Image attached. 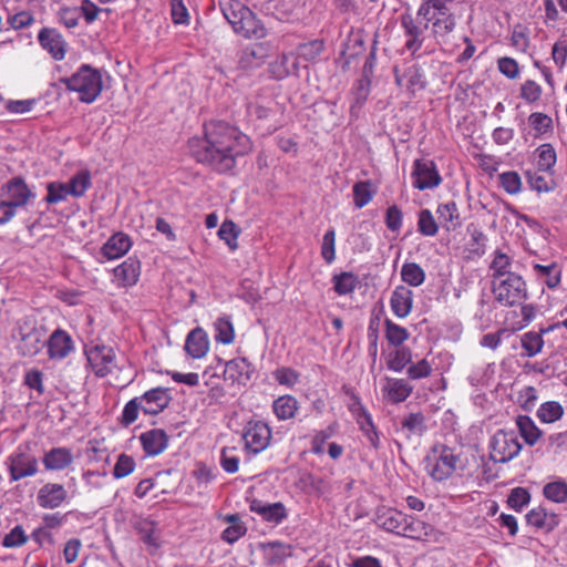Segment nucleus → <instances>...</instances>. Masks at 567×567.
Wrapping results in <instances>:
<instances>
[{
    "label": "nucleus",
    "mask_w": 567,
    "mask_h": 567,
    "mask_svg": "<svg viewBox=\"0 0 567 567\" xmlns=\"http://www.w3.org/2000/svg\"><path fill=\"white\" fill-rule=\"evenodd\" d=\"M188 146L197 162L219 173L233 169L236 158L252 150L246 134L223 121L206 124L204 136L190 138Z\"/></svg>",
    "instance_id": "1"
},
{
    "label": "nucleus",
    "mask_w": 567,
    "mask_h": 567,
    "mask_svg": "<svg viewBox=\"0 0 567 567\" xmlns=\"http://www.w3.org/2000/svg\"><path fill=\"white\" fill-rule=\"evenodd\" d=\"M377 524L386 532L412 539H424L433 532L431 525L394 508L379 509Z\"/></svg>",
    "instance_id": "2"
},
{
    "label": "nucleus",
    "mask_w": 567,
    "mask_h": 567,
    "mask_svg": "<svg viewBox=\"0 0 567 567\" xmlns=\"http://www.w3.org/2000/svg\"><path fill=\"white\" fill-rule=\"evenodd\" d=\"M220 10L234 31L245 38H261L265 32L254 13L238 0H219Z\"/></svg>",
    "instance_id": "3"
},
{
    "label": "nucleus",
    "mask_w": 567,
    "mask_h": 567,
    "mask_svg": "<svg viewBox=\"0 0 567 567\" xmlns=\"http://www.w3.org/2000/svg\"><path fill=\"white\" fill-rule=\"evenodd\" d=\"M460 455L444 444H435L424 457L426 473L437 482L450 478L457 468Z\"/></svg>",
    "instance_id": "4"
},
{
    "label": "nucleus",
    "mask_w": 567,
    "mask_h": 567,
    "mask_svg": "<svg viewBox=\"0 0 567 567\" xmlns=\"http://www.w3.org/2000/svg\"><path fill=\"white\" fill-rule=\"evenodd\" d=\"M70 91L79 93V99L84 103H92L101 94L103 89L101 73L90 65H82L70 78L61 80Z\"/></svg>",
    "instance_id": "5"
},
{
    "label": "nucleus",
    "mask_w": 567,
    "mask_h": 567,
    "mask_svg": "<svg viewBox=\"0 0 567 567\" xmlns=\"http://www.w3.org/2000/svg\"><path fill=\"white\" fill-rule=\"evenodd\" d=\"M491 286L495 301L502 307H515L528 298L527 284L518 274L492 280Z\"/></svg>",
    "instance_id": "6"
},
{
    "label": "nucleus",
    "mask_w": 567,
    "mask_h": 567,
    "mask_svg": "<svg viewBox=\"0 0 567 567\" xmlns=\"http://www.w3.org/2000/svg\"><path fill=\"white\" fill-rule=\"evenodd\" d=\"M489 458L495 463H507L519 455L523 444L513 430H497L491 437Z\"/></svg>",
    "instance_id": "7"
},
{
    "label": "nucleus",
    "mask_w": 567,
    "mask_h": 567,
    "mask_svg": "<svg viewBox=\"0 0 567 567\" xmlns=\"http://www.w3.org/2000/svg\"><path fill=\"white\" fill-rule=\"evenodd\" d=\"M87 365L97 378H104L118 368L113 347L103 343H92L84 350Z\"/></svg>",
    "instance_id": "8"
},
{
    "label": "nucleus",
    "mask_w": 567,
    "mask_h": 567,
    "mask_svg": "<svg viewBox=\"0 0 567 567\" xmlns=\"http://www.w3.org/2000/svg\"><path fill=\"white\" fill-rule=\"evenodd\" d=\"M10 481L17 482L39 472L38 458L27 446H19L7 460Z\"/></svg>",
    "instance_id": "9"
},
{
    "label": "nucleus",
    "mask_w": 567,
    "mask_h": 567,
    "mask_svg": "<svg viewBox=\"0 0 567 567\" xmlns=\"http://www.w3.org/2000/svg\"><path fill=\"white\" fill-rule=\"evenodd\" d=\"M19 336L18 350L23 357H33L45 347L47 331L42 326L25 321L19 327Z\"/></svg>",
    "instance_id": "10"
},
{
    "label": "nucleus",
    "mask_w": 567,
    "mask_h": 567,
    "mask_svg": "<svg viewBox=\"0 0 567 567\" xmlns=\"http://www.w3.org/2000/svg\"><path fill=\"white\" fill-rule=\"evenodd\" d=\"M272 432L264 421L251 420L243 430L245 449L254 454L265 451L271 441Z\"/></svg>",
    "instance_id": "11"
},
{
    "label": "nucleus",
    "mask_w": 567,
    "mask_h": 567,
    "mask_svg": "<svg viewBox=\"0 0 567 567\" xmlns=\"http://www.w3.org/2000/svg\"><path fill=\"white\" fill-rule=\"evenodd\" d=\"M413 186L420 190L437 187L442 178L436 165L430 159H416L412 172Z\"/></svg>",
    "instance_id": "12"
},
{
    "label": "nucleus",
    "mask_w": 567,
    "mask_h": 567,
    "mask_svg": "<svg viewBox=\"0 0 567 567\" xmlns=\"http://www.w3.org/2000/svg\"><path fill=\"white\" fill-rule=\"evenodd\" d=\"M66 488L59 483H45L37 493V503L45 509H55L68 499Z\"/></svg>",
    "instance_id": "13"
},
{
    "label": "nucleus",
    "mask_w": 567,
    "mask_h": 567,
    "mask_svg": "<svg viewBox=\"0 0 567 567\" xmlns=\"http://www.w3.org/2000/svg\"><path fill=\"white\" fill-rule=\"evenodd\" d=\"M45 347L51 360H63L74 350L72 337L62 329L54 330L47 337Z\"/></svg>",
    "instance_id": "14"
},
{
    "label": "nucleus",
    "mask_w": 567,
    "mask_h": 567,
    "mask_svg": "<svg viewBox=\"0 0 567 567\" xmlns=\"http://www.w3.org/2000/svg\"><path fill=\"white\" fill-rule=\"evenodd\" d=\"M2 197L18 208L25 206L30 199L35 197V194L22 178L14 177L3 186Z\"/></svg>",
    "instance_id": "15"
},
{
    "label": "nucleus",
    "mask_w": 567,
    "mask_h": 567,
    "mask_svg": "<svg viewBox=\"0 0 567 567\" xmlns=\"http://www.w3.org/2000/svg\"><path fill=\"white\" fill-rule=\"evenodd\" d=\"M38 40L41 47L48 51L54 60L61 61L64 59L66 52V42L64 41L61 33L55 29H41L38 34Z\"/></svg>",
    "instance_id": "16"
},
{
    "label": "nucleus",
    "mask_w": 567,
    "mask_h": 567,
    "mask_svg": "<svg viewBox=\"0 0 567 567\" xmlns=\"http://www.w3.org/2000/svg\"><path fill=\"white\" fill-rule=\"evenodd\" d=\"M145 414L156 415L167 408L171 401L167 389L154 388L137 396Z\"/></svg>",
    "instance_id": "17"
},
{
    "label": "nucleus",
    "mask_w": 567,
    "mask_h": 567,
    "mask_svg": "<svg viewBox=\"0 0 567 567\" xmlns=\"http://www.w3.org/2000/svg\"><path fill=\"white\" fill-rule=\"evenodd\" d=\"M141 274V262L135 258H127L113 269V282L120 288L134 286Z\"/></svg>",
    "instance_id": "18"
},
{
    "label": "nucleus",
    "mask_w": 567,
    "mask_h": 567,
    "mask_svg": "<svg viewBox=\"0 0 567 567\" xmlns=\"http://www.w3.org/2000/svg\"><path fill=\"white\" fill-rule=\"evenodd\" d=\"M249 508L251 512L258 514L265 522L275 525L280 524L287 517V509L280 502L270 504L254 499L250 502Z\"/></svg>",
    "instance_id": "19"
},
{
    "label": "nucleus",
    "mask_w": 567,
    "mask_h": 567,
    "mask_svg": "<svg viewBox=\"0 0 567 567\" xmlns=\"http://www.w3.org/2000/svg\"><path fill=\"white\" fill-rule=\"evenodd\" d=\"M184 349L193 359L204 358L209 350L208 336L202 328L193 329L186 337Z\"/></svg>",
    "instance_id": "20"
},
{
    "label": "nucleus",
    "mask_w": 567,
    "mask_h": 567,
    "mask_svg": "<svg viewBox=\"0 0 567 567\" xmlns=\"http://www.w3.org/2000/svg\"><path fill=\"white\" fill-rule=\"evenodd\" d=\"M140 441L146 455L156 456L167 447L168 436L164 430L153 429L142 433Z\"/></svg>",
    "instance_id": "21"
},
{
    "label": "nucleus",
    "mask_w": 567,
    "mask_h": 567,
    "mask_svg": "<svg viewBox=\"0 0 567 567\" xmlns=\"http://www.w3.org/2000/svg\"><path fill=\"white\" fill-rule=\"evenodd\" d=\"M413 292L405 286H398L391 295L390 307L398 318H405L411 313Z\"/></svg>",
    "instance_id": "22"
},
{
    "label": "nucleus",
    "mask_w": 567,
    "mask_h": 567,
    "mask_svg": "<svg viewBox=\"0 0 567 567\" xmlns=\"http://www.w3.org/2000/svg\"><path fill=\"white\" fill-rule=\"evenodd\" d=\"M526 520L528 525L548 533L558 526L559 516L554 512H549L546 508L538 506L527 513Z\"/></svg>",
    "instance_id": "23"
},
{
    "label": "nucleus",
    "mask_w": 567,
    "mask_h": 567,
    "mask_svg": "<svg viewBox=\"0 0 567 567\" xmlns=\"http://www.w3.org/2000/svg\"><path fill=\"white\" fill-rule=\"evenodd\" d=\"M74 461L73 453L66 447H53L45 452L42 458L43 465L48 471H63Z\"/></svg>",
    "instance_id": "24"
},
{
    "label": "nucleus",
    "mask_w": 567,
    "mask_h": 567,
    "mask_svg": "<svg viewBox=\"0 0 567 567\" xmlns=\"http://www.w3.org/2000/svg\"><path fill=\"white\" fill-rule=\"evenodd\" d=\"M436 214L440 224L446 231H454L463 224L457 204L453 200L439 204Z\"/></svg>",
    "instance_id": "25"
},
{
    "label": "nucleus",
    "mask_w": 567,
    "mask_h": 567,
    "mask_svg": "<svg viewBox=\"0 0 567 567\" xmlns=\"http://www.w3.org/2000/svg\"><path fill=\"white\" fill-rule=\"evenodd\" d=\"M131 246L132 241L127 235L116 233L102 246L101 254L107 260L117 259L124 256L130 250Z\"/></svg>",
    "instance_id": "26"
},
{
    "label": "nucleus",
    "mask_w": 567,
    "mask_h": 567,
    "mask_svg": "<svg viewBox=\"0 0 567 567\" xmlns=\"http://www.w3.org/2000/svg\"><path fill=\"white\" fill-rule=\"evenodd\" d=\"M251 364L245 358L229 360L225 364L224 377L231 382L246 384L251 377Z\"/></svg>",
    "instance_id": "27"
},
{
    "label": "nucleus",
    "mask_w": 567,
    "mask_h": 567,
    "mask_svg": "<svg viewBox=\"0 0 567 567\" xmlns=\"http://www.w3.org/2000/svg\"><path fill=\"white\" fill-rule=\"evenodd\" d=\"M412 391L413 386L404 379L386 378L383 385L384 396L394 404L405 401Z\"/></svg>",
    "instance_id": "28"
},
{
    "label": "nucleus",
    "mask_w": 567,
    "mask_h": 567,
    "mask_svg": "<svg viewBox=\"0 0 567 567\" xmlns=\"http://www.w3.org/2000/svg\"><path fill=\"white\" fill-rule=\"evenodd\" d=\"M515 424L520 437L528 446H535L543 436V431L536 425L534 420L528 415H518Z\"/></svg>",
    "instance_id": "29"
},
{
    "label": "nucleus",
    "mask_w": 567,
    "mask_h": 567,
    "mask_svg": "<svg viewBox=\"0 0 567 567\" xmlns=\"http://www.w3.org/2000/svg\"><path fill=\"white\" fill-rule=\"evenodd\" d=\"M299 410V403L292 395L286 394L272 402V412L279 421L293 419Z\"/></svg>",
    "instance_id": "30"
},
{
    "label": "nucleus",
    "mask_w": 567,
    "mask_h": 567,
    "mask_svg": "<svg viewBox=\"0 0 567 567\" xmlns=\"http://www.w3.org/2000/svg\"><path fill=\"white\" fill-rule=\"evenodd\" d=\"M532 267L538 279L544 280L549 289H555L559 286L563 271L558 264L540 265L534 262Z\"/></svg>",
    "instance_id": "31"
},
{
    "label": "nucleus",
    "mask_w": 567,
    "mask_h": 567,
    "mask_svg": "<svg viewBox=\"0 0 567 567\" xmlns=\"http://www.w3.org/2000/svg\"><path fill=\"white\" fill-rule=\"evenodd\" d=\"M511 267L512 258L501 250L495 251L489 265L491 281L502 279L507 275H515L516 272L512 271Z\"/></svg>",
    "instance_id": "32"
},
{
    "label": "nucleus",
    "mask_w": 567,
    "mask_h": 567,
    "mask_svg": "<svg viewBox=\"0 0 567 567\" xmlns=\"http://www.w3.org/2000/svg\"><path fill=\"white\" fill-rule=\"evenodd\" d=\"M537 157V168L539 172L553 174L557 161V154L554 146L549 143L539 145L535 151Z\"/></svg>",
    "instance_id": "33"
},
{
    "label": "nucleus",
    "mask_w": 567,
    "mask_h": 567,
    "mask_svg": "<svg viewBox=\"0 0 567 567\" xmlns=\"http://www.w3.org/2000/svg\"><path fill=\"white\" fill-rule=\"evenodd\" d=\"M401 427L408 437L423 435L426 431V420L424 414L421 412L409 413L401 421Z\"/></svg>",
    "instance_id": "34"
},
{
    "label": "nucleus",
    "mask_w": 567,
    "mask_h": 567,
    "mask_svg": "<svg viewBox=\"0 0 567 567\" xmlns=\"http://www.w3.org/2000/svg\"><path fill=\"white\" fill-rule=\"evenodd\" d=\"M64 184L70 196L75 198L82 197L92 185L91 174L89 171L82 169L73 175L72 178Z\"/></svg>",
    "instance_id": "35"
},
{
    "label": "nucleus",
    "mask_w": 567,
    "mask_h": 567,
    "mask_svg": "<svg viewBox=\"0 0 567 567\" xmlns=\"http://www.w3.org/2000/svg\"><path fill=\"white\" fill-rule=\"evenodd\" d=\"M565 410L557 401H547L539 405L536 416L542 423L550 424L564 416Z\"/></svg>",
    "instance_id": "36"
},
{
    "label": "nucleus",
    "mask_w": 567,
    "mask_h": 567,
    "mask_svg": "<svg viewBox=\"0 0 567 567\" xmlns=\"http://www.w3.org/2000/svg\"><path fill=\"white\" fill-rule=\"evenodd\" d=\"M333 289L339 296L349 295L359 285V277L350 271H343L332 277Z\"/></svg>",
    "instance_id": "37"
},
{
    "label": "nucleus",
    "mask_w": 567,
    "mask_h": 567,
    "mask_svg": "<svg viewBox=\"0 0 567 567\" xmlns=\"http://www.w3.org/2000/svg\"><path fill=\"white\" fill-rule=\"evenodd\" d=\"M215 341L223 344H230L235 340V329L229 317H219L214 323Z\"/></svg>",
    "instance_id": "38"
},
{
    "label": "nucleus",
    "mask_w": 567,
    "mask_h": 567,
    "mask_svg": "<svg viewBox=\"0 0 567 567\" xmlns=\"http://www.w3.org/2000/svg\"><path fill=\"white\" fill-rule=\"evenodd\" d=\"M401 278L405 284L419 287L425 280V271L416 262H405L401 268Z\"/></svg>",
    "instance_id": "39"
},
{
    "label": "nucleus",
    "mask_w": 567,
    "mask_h": 567,
    "mask_svg": "<svg viewBox=\"0 0 567 567\" xmlns=\"http://www.w3.org/2000/svg\"><path fill=\"white\" fill-rule=\"evenodd\" d=\"M544 496L558 504L567 502V483L564 480H556L547 483L543 488Z\"/></svg>",
    "instance_id": "40"
},
{
    "label": "nucleus",
    "mask_w": 567,
    "mask_h": 567,
    "mask_svg": "<svg viewBox=\"0 0 567 567\" xmlns=\"http://www.w3.org/2000/svg\"><path fill=\"white\" fill-rule=\"evenodd\" d=\"M226 522L230 525L223 532L221 539L228 544H234L246 534L247 528L237 515H228Z\"/></svg>",
    "instance_id": "41"
},
{
    "label": "nucleus",
    "mask_w": 567,
    "mask_h": 567,
    "mask_svg": "<svg viewBox=\"0 0 567 567\" xmlns=\"http://www.w3.org/2000/svg\"><path fill=\"white\" fill-rule=\"evenodd\" d=\"M417 231L426 237H433L439 233V224L427 208L421 209L417 214Z\"/></svg>",
    "instance_id": "42"
},
{
    "label": "nucleus",
    "mask_w": 567,
    "mask_h": 567,
    "mask_svg": "<svg viewBox=\"0 0 567 567\" xmlns=\"http://www.w3.org/2000/svg\"><path fill=\"white\" fill-rule=\"evenodd\" d=\"M522 348L528 358L538 354L544 347V339L539 332L529 331L522 336Z\"/></svg>",
    "instance_id": "43"
},
{
    "label": "nucleus",
    "mask_w": 567,
    "mask_h": 567,
    "mask_svg": "<svg viewBox=\"0 0 567 567\" xmlns=\"http://www.w3.org/2000/svg\"><path fill=\"white\" fill-rule=\"evenodd\" d=\"M384 327L385 338L392 346L399 347L402 343H404L410 337L409 331L404 327L394 323L390 319H385Z\"/></svg>",
    "instance_id": "44"
},
{
    "label": "nucleus",
    "mask_w": 567,
    "mask_h": 567,
    "mask_svg": "<svg viewBox=\"0 0 567 567\" xmlns=\"http://www.w3.org/2000/svg\"><path fill=\"white\" fill-rule=\"evenodd\" d=\"M412 360V352L409 348L402 347L389 355L388 368L394 372H401Z\"/></svg>",
    "instance_id": "45"
},
{
    "label": "nucleus",
    "mask_w": 567,
    "mask_h": 567,
    "mask_svg": "<svg viewBox=\"0 0 567 567\" xmlns=\"http://www.w3.org/2000/svg\"><path fill=\"white\" fill-rule=\"evenodd\" d=\"M362 432H364L368 441L373 447H378L380 444L379 435L375 431V426L372 422V417L368 411L360 416L354 417Z\"/></svg>",
    "instance_id": "46"
},
{
    "label": "nucleus",
    "mask_w": 567,
    "mask_h": 567,
    "mask_svg": "<svg viewBox=\"0 0 567 567\" xmlns=\"http://www.w3.org/2000/svg\"><path fill=\"white\" fill-rule=\"evenodd\" d=\"M374 190L372 189V185L370 182H359L353 186V198L354 205L358 208H362L368 205L372 197Z\"/></svg>",
    "instance_id": "47"
},
{
    "label": "nucleus",
    "mask_w": 567,
    "mask_h": 567,
    "mask_svg": "<svg viewBox=\"0 0 567 567\" xmlns=\"http://www.w3.org/2000/svg\"><path fill=\"white\" fill-rule=\"evenodd\" d=\"M47 196L44 197L48 204H59L64 202L70 196L68 188L62 182H51L47 184Z\"/></svg>",
    "instance_id": "48"
},
{
    "label": "nucleus",
    "mask_w": 567,
    "mask_h": 567,
    "mask_svg": "<svg viewBox=\"0 0 567 567\" xmlns=\"http://www.w3.org/2000/svg\"><path fill=\"white\" fill-rule=\"evenodd\" d=\"M544 172H527L526 177L529 186L538 192H550L554 188V181L543 175Z\"/></svg>",
    "instance_id": "49"
},
{
    "label": "nucleus",
    "mask_w": 567,
    "mask_h": 567,
    "mask_svg": "<svg viewBox=\"0 0 567 567\" xmlns=\"http://www.w3.org/2000/svg\"><path fill=\"white\" fill-rule=\"evenodd\" d=\"M238 235L239 229L237 228L236 224L230 220L224 221L218 230L219 238L224 240L231 250H235L238 247Z\"/></svg>",
    "instance_id": "50"
},
{
    "label": "nucleus",
    "mask_w": 567,
    "mask_h": 567,
    "mask_svg": "<svg viewBox=\"0 0 567 567\" xmlns=\"http://www.w3.org/2000/svg\"><path fill=\"white\" fill-rule=\"evenodd\" d=\"M135 470V461L127 454H120L113 468V476L116 480L123 478L132 474Z\"/></svg>",
    "instance_id": "51"
},
{
    "label": "nucleus",
    "mask_w": 567,
    "mask_h": 567,
    "mask_svg": "<svg viewBox=\"0 0 567 567\" xmlns=\"http://www.w3.org/2000/svg\"><path fill=\"white\" fill-rule=\"evenodd\" d=\"M499 182L504 190L511 195L518 194L522 188L520 176L516 172H505L499 175Z\"/></svg>",
    "instance_id": "52"
},
{
    "label": "nucleus",
    "mask_w": 567,
    "mask_h": 567,
    "mask_svg": "<svg viewBox=\"0 0 567 567\" xmlns=\"http://www.w3.org/2000/svg\"><path fill=\"white\" fill-rule=\"evenodd\" d=\"M28 542L22 526L18 525L12 528L2 539V546L6 548H14L24 545Z\"/></svg>",
    "instance_id": "53"
},
{
    "label": "nucleus",
    "mask_w": 567,
    "mask_h": 567,
    "mask_svg": "<svg viewBox=\"0 0 567 567\" xmlns=\"http://www.w3.org/2000/svg\"><path fill=\"white\" fill-rule=\"evenodd\" d=\"M220 465L227 473H236L238 471L239 457L235 447H224L220 454Z\"/></svg>",
    "instance_id": "54"
},
{
    "label": "nucleus",
    "mask_w": 567,
    "mask_h": 567,
    "mask_svg": "<svg viewBox=\"0 0 567 567\" xmlns=\"http://www.w3.org/2000/svg\"><path fill=\"white\" fill-rule=\"evenodd\" d=\"M530 501V494L524 487H515L511 491L507 503L508 505L516 509L522 511V508L527 505Z\"/></svg>",
    "instance_id": "55"
},
{
    "label": "nucleus",
    "mask_w": 567,
    "mask_h": 567,
    "mask_svg": "<svg viewBox=\"0 0 567 567\" xmlns=\"http://www.w3.org/2000/svg\"><path fill=\"white\" fill-rule=\"evenodd\" d=\"M432 370V364L426 359H422L409 365L406 374L411 380H419L431 375Z\"/></svg>",
    "instance_id": "56"
},
{
    "label": "nucleus",
    "mask_w": 567,
    "mask_h": 567,
    "mask_svg": "<svg viewBox=\"0 0 567 567\" xmlns=\"http://www.w3.org/2000/svg\"><path fill=\"white\" fill-rule=\"evenodd\" d=\"M528 122L537 135H544L553 125L551 118L544 113H532L528 117Z\"/></svg>",
    "instance_id": "57"
},
{
    "label": "nucleus",
    "mask_w": 567,
    "mask_h": 567,
    "mask_svg": "<svg viewBox=\"0 0 567 567\" xmlns=\"http://www.w3.org/2000/svg\"><path fill=\"white\" fill-rule=\"evenodd\" d=\"M142 411V404L140 400H137V396L130 400L122 412V419L121 422L123 425L127 426L134 423L137 420L138 412Z\"/></svg>",
    "instance_id": "58"
},
{
    "label": "nucleus",
    "mask_w": 567,
    "mask_h": 567,
    "mask_svg": "<svg viewBox=\"0 0 567 567\" xmlns=\"http://www.w3.org/2000/svg\"><path fill=\"white\" fill-rule=\"evenodd\" d=\"M336 233L333 229L328 230L322 239L321 255L322 258L331 264L336 258Z\"/></svg>",
    "instance_id": "59"
},
{
    "label": "nucleus",
    "mask_w": 567,
    "mask_h": 567,
    "mask_svg": "<svg viewBox=\"0 0 567 567\" xmlns=\"http://www.w3.org/2000/svg\"><path fill=\"white\" fill-rule=\"evenodd\" d=\"M274 378L279 384L291 388L298 382L299 374L291 368L282 367L274 372Z\"/></svg>",
    "instance_id": "60"
},
{
    "label": "nucleus",
    "mask_w": 567,
    "mask_h": 567,
    "mask_svg": "<svg viewBox=\"0 0 567 567\" xmlns=\"http://www.w3.org/2000/svg\"><path fill=\"white\" fill-rule=\"evenodd\" d=\"M542 87L533 80H527L522 84L520 96L528 103L536 102L540 99Z\"/></svg>",
    "instance_id": "61"
},
{
    "label": "nucleus",
    "mask_w": 567,
    "mask_h": 567,
    "mask_svg": "<svg viewBox=\"0 0 567 567\" xmlns=\"http://www.w3.org/2000/svg\"><path fill=\"white\" fill-rule=\"evenodd\" d=\"M343 392L348 396L347 406L353 417L360 416L361 414H364L367 409L363 406L361 399L358 396V394L350 388L343 386Z\"/></svg>",
    "instance_id": "62"
},
{
    "label": "nucleus",
    "mask_w": 567,
    "mask_h": 567,
    "mask_svg": "<svg viewBox=\"0 0 567 567\" xmlns=\"http://www.w3.org/2000/svg\"><path fill=\"white\" fill-rule=\"evenodd\" d=\"M403 214L396 205H392L386 209L385 224L392 231H399L402 227Z\"/></svg>",
    "instance_id": "63"
},
{
    "label": "nucleus",
    "mask_w": 567,
    "mask_h": 567,
    "mask_svg": "<svg viewBox=\"0 0 567 567\" xmlns=\"http://www.w3.org/2000/svg\"><path fill=\"white\" fill-rule=\"evenodd\" d=\"M82 548V543L78 538H71L69 539L63 548V558L66 564L74 563L78 557L79 553Z\"/></svg>",
    "instance_id": "64"
}]
</instances>
